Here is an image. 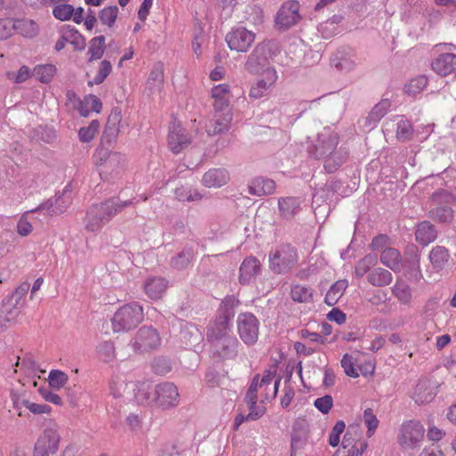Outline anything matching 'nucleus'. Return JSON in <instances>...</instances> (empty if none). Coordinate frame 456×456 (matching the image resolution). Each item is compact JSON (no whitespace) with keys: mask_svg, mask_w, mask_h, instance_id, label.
<instances>
[{"mask_svg":"<svg viewBox=\"0 0 456 456\" xmlns=\"http://www.w3.org/2000/svg\"><path fill=\"white\" fill-rule=\"evenodd\" d=\"M338 134L330 127H324L314 138L307 142L306 151L311 158L323 160L324 169L331 174L347 159V151L338 148Z\"/></svg>","mask_w":456,"mask_h":456,"instance_id":"nucleus-1","label":"nucleus"},{"mask_svg":"<svg viewBox=\"0 0 456 456\" xmlns=\"http://www.w3.org/2000/svg\"><path fill=\"white\" fill-rule=\"evenodd\" d=\"M133 204L132 200H121L118 197H111L101 203L93 204L86 214V230L91 232H100L116 215Z\"/></svg>","mask_w":456,"mask_h":456,"instance_id":"nucleus-2","label":"nucleus"},{"mask_svg":"<svg viewBox=\"0 0 456 456\" xmlns=\"http://www.w3.org/2000/svg\"><path fill=\"white\" fill-rule=\"evenodd\" d=\"M209 343V355L216 362L233 360L239 353L240 342L232 335H218L214 332L207 333Z\"/></svg>","mask_w":456,"mask_h":456,"instance_id":"nucleus-3","label":"nucleus"},{"mask_svg":"<svg viewBox=\"0 0 456 456\" xmlns=\"http://www.w3.org/2000/svg\"><path fill=\"white\" fill-rule=\"evenodd\" d=\"M278 46L273 40H266L257 44L248 56L244 68L250 74H263L270 67V60L275 54Z\"/></svg>","mask_w":456,"mask_h":456,"instance_id":"nucleus-4","label":"nucleus"},{"mask_svg":"<svg viewBox=\"0 0 456 456\" xmlns=\"http://www.w3.org/2000/svg\"><path fill=\"white\" fill-rule=\"evenodd\" d=\"M143 320L142 307L136 302L126 304L114 314L111 322L114 332L128 331Z\"/></svg>","mask_w":456,"mask_h":456,"instance_id":"nucleus-5","label":"nucleus"},{"mask_svg":"<svg viewBox=\"0 0 456 456\" xmlns=\"http://www.w3.org/2000/svg\"><path fill=\"white\" fill-rule=\"evenodd\" d=\"M297 260V249L290 244H281L269 253V267L276 274L288 273Z\"/></svg>","mask_w":456,"mask_h":456,"instance_id":"nucleus-6","label":"nucleus"},{"mask_svg":"<svg viewBox=\"0 0 456 456\" xmlns=\"http://www.w3.org/2000/svg\"><path fill=\"white\" fill-rule=\"evenodd\" d=\"M95 164L99 166V174L103 180L119 175L125 164L124 157L118 152H107L100 150L94 155Z\"/></svg>","mask_w":456,"mask_h":456,"instance_id":"nucleus-7","label":"nucleus"},{"mask_svg":"<svg viewBox=\"0 0 456 456\" xmlns=\"http://www.w3.org/2000/svg\"><path fill=\"white\" fill-rule=\"evenodd\" d=\"M160 344L159 333L152 326L141 327L131 341L134 352L140 354L157 349Z\"/></svg>","mask_w":456,"mask_h":456,"instance_id":"nucleus-8","label":"nucleus"},{"mask_svg":"<svg viewBox=\"0 0 456 456\" xmlns=\"http://www.w3.org/2000/svg\"><path fill=\"white\" fill-rule=\"evenodd\" d=\"M237 330L246 345L253 346L258 339L259 321L251 313L240 314L237 318Z\"/></svg>","mask_w":456,"mask_h":456,"instance_id":"nucleus-9","label":"nucleus"},{"mask_svg":"<svg viewBox=\"0 0 456 456\" xmlns=\"http://www.w3.org/2000/svg\"><path fill=\"white\" fill-rule=\"evenodd\" d=\"M156 407L169 410L179 404L180 395L177 387L171 382H162L155 386Z\"/></svg>","mask_w":456,"mask_h":456,"instance_id":"nucleus-10","label":"nucleus"},{"mask_svg":"<svg viewBox=\"0 0 456 456\" xmlns=\"http://www.w3.org/2000/svg\"><path fill=\"white\" fill-rule=\"evenodd\" d=\"M424 428L419 421L409 420L400 428L398 443L403 448H414L423 439Z\"/></svg>","mask_w":456,"mask_h":456,"instance_id":"nucleus-11","label":"nucleus"},{"mask_svg":"<svg viewBox=\"0 0 456 456\" xmlns=\"http://www.w3.org/2000/svg\"><path fill=\"white\" fill-rule=\"evenodd\" d=\"M299 6V3L295 0L287 1L281 6L275 17L279 29H289L300 20Z\"/></svg>","mask_w":456,"mask_h":456,"instance_id":"nucleus-12","label":"nucleus"},{"mask_svg":"<svg viewBox=\"0 0 456 456\" xmlns=\"http://www.w3.org/2000/svg\"><path fill=\"white\" fill-rule=\"evenodd\" d=\"M70 204V191L65 188L61 194H56L53 199H49L41 203L37 208L32 209L31 213L45 211L48 216H57L64 213Z\"/></svg>","mask_w":456,"mask_h":456,"instance_id":"nucleus-13","label":"nucleus"},{"mask_svg":"<svg viewBox=\"0 0 456 456\" xmlns=\"http://www.w3.org/2000/svg\"><path fill=\"white\" fill-rule=\"evenodd\" d=\"M255 38V33L240 27L229 32L225 41L231 50L245 53L252 45Z\"/></svg>","mask_w":456,"mask_h":456,"instance_id":"nucleus-14","label":"nucleus"},{"mask_svg":"<svg viewBox=\"0 0 456 456\" xmlns=\"http://www.w3.org/2000/svg\"><path fill=\"white\" fill-rule=\"evenodd\" d=\"M60 435L54 428H45L35 444L33 456H49L58 450Z\"/></svg>","mask_w":456,"mask_h":456,"instance_id":"nucleus-15","label":"nucleus"},{"mask_svg":"<svg viewBox=\"0 0 456 456\" xmlns=\"http://www.w3.org/2000/svg\"><path fill=\"white\" fill-rule=\"evenodd\" d=\"M262 75V77L254 83L249 90V97L259 99L267 94L269 89L277 81L278 76L274 69H267Z\"/></svg>","mask_w":456,"mask_h":456,"instance_id":"nucleus-16","label":"nucleus"},{"mask_svg":"<svg viewBox=\"0 0 456 456\" xmlns=\"http://www.w3.org/2000/svg\"><path fill=\"white\" fill-rule=\"evenodd\" d=\"M438 386L428 379H420L417 383L412 399L417 404H424L430 403L437 393Z\"/></svg>","mask_w":456,"mask_h":456,"instance_id":"nucleus-17","label":"nucleus"},{"mask_svg":"<svg viewBox=\"0 0 456 456\" xmlns=\"http://www.w3.org/2000/svg\"><path fill=\"white\" fill-rule=\"evenodd\" d=\"M331 64L338 69L349 72L356 67V58L350 48H341L331 57Z\"/></svg>","mask_w":456,"mask_h":456,"instance_id":"nucleus-18","label":"nucleus"},{"mask_svg":"<svg viewBox=\"0 0 456 456\" xmlns=\"http://www.w3.org/2000/svg\"><path fill=\"white\" fill-rule=\"evenodd\" d=\"M261 273V263L253 256L246 257L240 266L239 281L241 284H248Z\"/></svg>","mask_w":456,"mask_h":456,"instance_id":"nucleus-19","label":"nucleus"},{"mask_svg":"<svg viewBox=\"0 0 456 456\" xmlns=\"http://www.w3.org/2000/svg\"><path fill=\"white\" fill-rule=\"evenodd\" d=\"M432 69L440 76L446 77L456 70V55L446 53L433 61Z\"/></svg>","mask_w":456,"mask_h":456,"instance_id":"nucleus-20","label":"nucleus"},{"mask_svg":"<svg viewBox=\"0 0 456 456\" xmlns=\"http://www.w3.org/2000/svg\"><path fill=\"white\" fill-rule=\"evenodd\" d=\"M191 142L190 137L181 126H174L169 132L168 146L170 150L177 154Z\"/></svg>","mask_w":456,"mask_h":456,"instance_id":"nucleus-21","label":"nucleus"},{"mask_svg":"<svg viewBox=\"0 0 456 456\" xmlns=\"http://www.w3.org/2000/svg\"><path fill=\"white\" fill-rule=\"evenodd\" d=\"M280 215L286 220H291L301 210V200L296 197L281 198L278 201Z\"/></svg>","mask_w":456,"mask_h":456,"instance_id":"nucleus-22","label":"nucleus"},{"mask_svg":"<svg viewBox=\"0 0 456 456\" xmlns=\"http://www.w3.org/2000/svg\"><path fill=\"white\" fill-rule=\"evenodd\" d=\"M230 179L225 168H212L206 172L202 177V183L207 187H221Z\"/></svg>","mask_w":456,"mask_h":456,"instance_id":"nucleus-23","label":"nucleus"},{"mask_svg":"<svg viewBox=\"0 0 456 456\" xmlns=\"http://www.w3.org/2000/svg\"><path fill=\"white\" fill-rule=\"evenodd\" d=\"M134 386V399L137 403L141 405H155V387H152L151 385L142 382L137 383Z\"/></svg>","mask_w":456,"mask_h":456,"instance_id":"nucleus-24","label":"nucleus"},{"mask_svg":"<svg viewBox=\"0 0 456 456\" xmlns=\"http://www.w3.org/2000/svg\"><path fill=\"white\" fill-rule=\"evenodd\" d=\"M196 255V250L191 246H185L179 253L170 260V266L173 269L182 271L189 267Z\"/></svg>","mask_w":456,"mask_h":456,"instance_id":"nucleus-25","label":"nucleus"},{"mask_svg":"<svg viewBox=\"0 0 456 456\" xmlns=\"http://www.w3.org/2000/svg\"><path fill=\"white\" fill-rule=\"evenodd\" d=\"M168 281L162 277H151L144 282V291L151 299L160 298L166 292Z\"/></svg>","mask_w":456,"mask_h":456,"instance_id":"nucleus-26","label":"nucleus"},{"mask_svg":"<svg viewBox=\"0 0 456 456\" xmlns=\"http://www.w3.org/2000/svg\"><path fill=\"white\" fill-rule=\"evenodd\" d=\"M122 120L121 110L114 108L111 110L104 128V136L109 142L116 139L119 131Z\"/></svg>","mask_w":456,"mask_h":456,"instance_id":"nucleus-27","label":"nucleus"},{"mask_svg":"<svg viewBox=\"0 0 456 456\" xmlns=\"http://www.w3.org/2000/svg\"><path fill=\"white\" fill-rule=\"evenodd\" d=\"M180 340L185 347H194L202 341V334L193 324H184L180 331Z\"/></svg>","mask_w":456,"mask_h":456,"instance_id":"nucleus-28","label":"nucleus"},{"mask_svg":"<svg viewBox=\"0 0 456 456\" xmlns=\"http://www.w3.org/2000/svg\"><path fill=\"white\" fill-rule=\"evenodd\" d=\"M275 189V182L273 180L264 177H256L253 179L248 185L249 193L255 196L272 194L274 192Z\"/></svg>","mask_w":456,"mask_h":456,"instance_id":"nucleus-29","label":"nucleus"},{"mask_svg":"<svg viewBox=\"0 0 456 456\" xmlns=\"http://www.w3.org/2000/svg\"><path fill=\"white\" fill-rule=\"evenodd\" d=\"M232 116L231 112L224 114H215L214 118L207 126V132L209 135H216L227 132L230 128Z\"/></svg>","mask_w":456,"mask_h":456,"instance_id":"nucleus-30","label":"nucleus"},{"mask_svg":"<svg viewBox=\"0 0 456 456\" xmlns=\"http://www.w3.org/2000/svg\"><path fill=\"white\" fill-rule=\"evenodd\" d=\"M415 237L419 243L427 246L437 238V231L430 222L423 221L418 224Z\"/></svg>","mask_w":456,"mask_h":456,"instance_id":"nucleus-31","label":"nucleus"},{"mask_svg":"<svg viewBox=\"0 0 456 456\" xmlns=\"http://www.w3.org/2000/svg\"><path fill=\"white\" fill-rule=\"evenodd\" d=\"M234 315L231 313H224L218 310V314L215 322L208 327L207 333H216L220 335H230V322L233 319Z\"/></svg>","mask_w":456,"mask_h":456,"instance_id":"nucleus-32","label":"nucleus"},{"mask_svg":"<svg viewBox=\"0 0 456 456\" xmlns=\"http://www.w3.org/2000/svg\"><path fill=\"white\" fill-rule=\"evenodd\" d=\"M380 262L394 272H399L402 267V256L396 248L387 247L380 255Z\"/></svg>","mask_w":456,"mask_h":456,"instance_id":"nucleus-33","label":"nucleus"},{"mask_svg":"<svg viewBox=\"0 0 456 456\" xmlns=\"http://www.w3.org/2000/svg\"><path fill=\"white\" fill-rule=\"evenodd\" d=\"M367 280L374 287H385L392 282L393 275L388 270L377 267L369 273Z\"/></svg>","mask_w":456,"mask_h":456,"instance_id":"nucleus-34","label":"nucleus"},{"mask_svg":"<svg viewBox=\"0 0 456 456\" xmlns=\"http://www.w3.org/2000/svg\"><path fill=\"white\" fill-rule=\"evenodd\" d=\"M348 283L346 280L336 281L326 293L324 302L330 306L335 305L344 295Z\"/></svg>","mask_w":456,"mask_h":456,"instance_id":"nucleus-35","label":"nucleus"},{"mask_svg":"<svg viewBox=\"0 0 456 456\" xmlns=\"http://www.w3.org/2000/svg\"><path fill=\"white\" fill-rule=\"evenodd\" d=\"M14 28L25 37L32 38L38 34V25L32 20H14Z\"/></svg>","mask_w":456,"mask_h":456,"instance_id":"nucleus-36","label":"nucleus"},{"mask_svg":"<svg viewBox=\"0 0 456 456\" xmlns=\"http://www.w3.org/2000/svg\"><path fill=\"white\" fill-rule=\"evenodd\" d=\"M391 107V102L388 99H383L377 103L365 120V126H370L372 123L379 122L387 113L388 109Z\"/></svg>","mask_w":456,"mask_h":456,"instance_id":"nucleus-37","label":"nucleus"},{"mask_svg":"<svg viewBox=\"0 0 456 456\" xmlns=\"http://www.w3.org/2000/svg\"><path fill=\"white\" fill-rule=\"evenodd\" d=\"M450 255L443 246L435 247L429 254V259L434 268L442 269L448 263Z\"/></svg>","mask_w":456,"mask_h":456,"instance_id":"nucleus-38","label":"nucleus"},{"mask_svg":"<svg viewBox=\"0 0 456 456\" xmlns=\"http://www.w3.org/2000/svg\"><path fill=\"white\" fill-rule=\"evenodd\" d=\"M105 49V37L98 36L92 38L89 42L88 61L99 60L102 57Z\"/></svg>","mask_w":456,"mask_h":456,"instance_id":"nucleus-39","label":"nucleus"},{"mask_svg":"<svg viewBox=\"0 0 456 456\" xmlns=\"http://www.w3.org/2000/svg\"><path fill=\"white\" fill-rule=\"evenodd\" d=\"M378 263V256L375 254H368L355 265L354 273L357 277L362 278L367 273L370 272V269L374 267Z\"/></svg>","mask_w":456,"mask_h":456,"instance_id":"nucleus-40","label":"nucleus"},{"mask_svg":"<svg viewBox=\"0 0 456 456\" xmlns=\"http://www.w3.org/2000/svg\"><path fill=\"white\" fill-rule=\"evenodd\" d=\"M428 217L439 223H451L453 219V211L448 206H439L428 212Z\"/></svg>","mask_w":456,"mask_h":456,"instance_id":"nucleus-41","label":"nucleus"},{"mask_svg":"<svg viewBox=\"0 0 456 456\" xmlns=\"http://www.w3.org/2000/svg\"><path fill=\"white\" fill-rule=\"evenodd\" d=\"M393 295L402 303L407 305L411 299L410 286L403 280H397L392 288Z\"/></svg>","mask_w":456,"mask_h":456,"instance_id":"nucleus-42","label":"nucleus"},{"mask_svg":"<svg viewBox=\"0 0 456 456\" xmlns=\"http://www.w3.org/2000/svg\"><path fill=\"white\" fill-rule=\"evenodd\" d=\"M290 297L295 302L307 303L313 298V289L309 287L297 284L292 286Z\"/></svg>","mask_w":456,"mask_h":456,"instance_id":"nucleus-43","label":"nucleus"},{"mask_svg":"<svg viewBox=\"0 0 456 456\" xmlns=\"http://www.w3.org/2000/svg\"><path fill=\"white\" fill-rule=\"evenodd\" d=\"M164 82V66L162 63H156L151 70L147 84L151 90L159 89Z\"/></svg>","mask_w":456,"mask_h":456,"instance_id":"nucleus-44","label":"nucleus"},{"mask_svg":"<svg viewBox=\"0 0 456 456\" xmlns=\"http://www.w3.org/2000/svg\"><path fill=\"white\" fill-rule=\"evenodd\" d=\"M56 73V68L53 64L37 65L34 68L33 75L42 83H48Z\"/></svg>","mask_w":456,"mask_h":456,"instance_id":"nucleus-45","label":"nucleus"},{"mask_svg":"<svg viewBox=\"0 0 456 456\" xmlns=\"http://www.w3.org/2000/svg\"><path fill=\"white\" fill-rule=\"evenodd\" d=\"M175 198L180 201H198L201 200V194L195 189L181 186L175 190Z\"/></svg>","mask_w":456,"mask_h":456,"instance_id":"nucleus-46","label":"nucleus"},{"mask_svg":"<svg viewBox=\"0 0 456 456\" xmlns=\"http://www.w3.org/2000/svg\"><path fill=\"white\" fill-rule=\"evenodd\" d=\"M63 31L67 41L74 45L76 49L82 50L85 48L86 40L77 29L67 26V28H63Z\"/></svg>","mask_w":456,"mask_h":456,"instance_id":"nucleus-47","label":"nucleus"},{"mask_svg":"<svg viewBox=\"0 0 456 456\" xmlns=\"http://www.w3.org/2000/svg\"><path fill=\"white\" fill-rule=\"evenodd\" d=\"M413 127L411 121L407 119H401L397 123V128H396V138L399 141L406 142L410 141L413 136Z\"/></svg>","mask_w":456,"mask_h":456,"instance_id":"nucleus-48","label":"nucleus"},{"mask_svg":"<svg viewBox=\"0 0 456 456\" xmlns=\"http://www.w3.org/2000/svg\"><path fill=\"white\" fill-rule=\"evenodd\" d=\"M99 358L104 362H110L115 358V346L111 341H104L97 347Z\"/></svg>","mask_w":456,"mask_h":456,"instance_id":"nucleus-49","label":"nucleus"},{"mask_svg":"<svg viewBox=\"0 0 456 456\" xmlns=\"http://www.w3.org/2000/svg\"><path fill=\"white\" fill-rule=\"evenodd\" d=\"M68 375L59 370H52L48 375L49 386L53 389H60L68 382Z\"/></svg>","mask_w":456,"mask_h":456,"instance_id":"nucleus-50","label":"nucleus"},{"mask_svg":"<svg viewBox=\"0 0 456 456\" xmlns=\"http://www.w3.org/2000/svg\"><path fill=\"white\" fill-rule=\"evenodd\" d=\"M118 13V8L115 5L103 8L99 12V19L101 22L111 28L116 22Z\"/></svg>","mask_w":456,"mask_h":456,"instance_id":"nucleus-51","label":"nucleus"},{"mask_svg":"<svg viewBox=\"0 0 456 456\" xmlns=\"http://www.w3.org/2000/svg\"><path fill=\"white\" fill-rule=\"evenodd\" d=\"M99 126V122L97 120H93L89 126L81 127L78 131L79 140L83 142L92 141L98 132Z\"/></svg>","mask_w":456,"mask_h":456,"instance_id":"nucleus-52","label":"nucleus"},{"mask_svg":"<svg viewBox=\"0 0 456 456\" xmlns=\"http://www.w3.org/2000/svg\"><path fill=\"white\" fill-rule=\"evenodd\" d=\"M151 368L154 373L158 375H166L172 369L170 360L162 356L154 358Z\"/></svg>","mask_w":456,"mask_h":456,"instance_id":"nucleus-53","label":"nucleus"},{"mask_svg":"<svg viewBox=\"0 0 456 456\" xmlns=\"http://www.w3.org/2000/svg\"><path fill=\"white\" fill-rule=\"evenodd\" d=\"M112 70V65L111 63L107 61L103 60L100 63L99 70L94 77L93 82H89V85H100L102 84L106 77L110 74Z\"/></svg>","mask_w":456,"mask_h":456,"instance_id":"nucleus-54","label":"nucleus"},{"mask_svg":"<svg viewBox=\"0 0 456 456\" xmlns=\"http://www.w3.org/2000/svg\"><path fill=\"white\" fill-rule=\"evenodd\" d=\"M74 12V7L71 4H63L56 5L53 10V16L60 20H69Z\"/></svg>","mask_w":456,"mask_h":456,"instance_id":"nucleus-55","label":"nucleus"},{"mask_svg":"<svg viewBox=\"0 0 456 456\" xmlns=\"http://www.w3.org/2000/svg\"><path fill=\"white\" fill-rule=\"evenodd\" d=\"M363 420L368 427L367 436L370 437L379 425V419L373 413L372 410L368 408L363 412Z\"/></svg>","mask_w":456,"mask_h":456,"instance_id":"nucleus-56","label":"nucleus"},{"mask_svg":"<svg viewBox=\"0 0 456 456\" xmlns=\"http://www.w3.org/2000/svg\"><path fill=\"white\" fill-rule=\"evenodd\" d=\"M428 82L426 76H419L410 81L407 86V92L411 94H419L428 86Z\"/></svg>","mask_w":456,"mask_h":456,"instance_id":"nucleus-57","label":"nucleus"},{"mask_svg":"<svg viewBox=\"0 0 456 456\" xmlns=\"http://www.w3.org/2000/svg\"><path fill=\"white\" fill-rule=\"evenodd\" d=\"M345 428L346 424L343 420H338L336 422L330 434V445H331L332 447H336L338 445L340 441V435L345 431Z\"/></svg>","mask_w":456,"mask_h":456,"instance_id":"nucleus-58","label":"nucleus"},{"mask_svg":"<svg viewBox=\"0 0 456 456\" xmlns=\"http://www.w3.org/2000/svg\"><path fill=\"white\" fill-rule=\"evenodd\" d=\"M128 384L126 383L121 379H111L110 383V394L115 398H120L123 396L124 393L126 392V389L127 388Z\"/></svg>","mask_w":456,"mask_h":456,"instance_id":"nucleus-59","label":"nucleus"},{"mask_svg":"<svg viewBox=\"0 0 456 456\" xmlns=\"http://www.w3.org/2000/svg\"><path fill=\"white\" fill-rule=\"evenodd\" d=\"M316 407L322 414H327L333 406V399L331 395H326L322 397L317 398L314 403Z\"/></svg>","mask_w":456,"mask_h":456,"instance_id":"nucleus-60","label":"nucleus"},{"mask_svg":"<svg viewBox=\"0 0 456 456\" xmlns=\"http://www.w3.org/2000/svg\"><path fill=\"white\" fill-rule=\"evenodd\" d=\"M240 305V300L236 298L234 296L226 297L220 305L219 310L224 313H231L232 315H235V308Z\"/></svg>","mask_w":456,"mask_h":456,"instance_id":"nucleus-61","label":"nucleus"},{"mask_svg":"<svg viewBox=\"0 0 456 456\" xmlns=\"http://www.w3.org/2000/svg\"><path fill=\"white\" fill-rule=\"evenodd\" d=\"M341 365L347 376L352 378L359 377L357 370L354 367V358L351 355L345 354L341 360Z\"/></svg>","mask_w":456,"mask_h":456,"instance_id":"nucleus-62","label":"nucleus"},{"mask_svg":"<svg viewBox=\"0 0 456 456\" xmlns=\"http://www.w3.org/2000/svg\"><path fill=\"white\" fill-rule=\"evenodd\" d=\"M0 311L2 313L3 317L5 319L7 323H11L15 321V319L18 317L19 314L20 313V310H18L15 307H12L8 304L2 303L0 305Z\"/></svg>","mask_w":456,"mask_h":456,"instance_id":"nucleus-63","label":"nucleus"},{"mask_svg":"<svg viewBox=\"0 0 456 456\" xmlns=\"http://www.w3.org/2000/svg\"><path fill=\"white\" fill-rule=\"evenodd\" d=\"M181 453L176 444L167 443L160 446L158 456H179Z\"/></svg>","mask_w":456,"mask_h":456,"instance_id":"nucleus-64","label":"nucleus"}]
</instances>
